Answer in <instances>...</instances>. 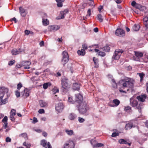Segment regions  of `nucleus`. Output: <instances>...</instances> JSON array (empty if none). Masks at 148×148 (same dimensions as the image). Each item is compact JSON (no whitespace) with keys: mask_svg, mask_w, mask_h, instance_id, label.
Instances as JSON below:
<instances>
[{"mask_svg":"<svg viewBox=\"0 0 148 148\" xmlns=\"http://www.w3.org/2000/svg\"><path fill=\"white\" fill-rule=\"evenodd\" d=\"M134 82L133 79L127 77H125L119 82L120 86L123 88L127 87L133 88Z\"/></svg>","mask_w":148,"mask_h":148,"instance_id":"nucleus-1","label":"nucleus"},{"mask_svg":"<svg viewBox=\"0 0 148 148\" xmlns=\"http://www.w3.org/2000/svg\"><path fill=\"white\" fill-rule=\"evenodd\" d=\"M68 80L66 78H64L62 80V90L64 94L66 93L69 90L70 85L68 84Z\"/></svg>","mask_w":148,"mask_h":148,"instance_id":"nucleus-2","label":"nucleus"},{"mask_svg":"<svg viewBox=\"0 0 148 148\" xmlns=\"http://www.w3.org/2000/svg\"><path fill=\"white\" fill-rule=\"evenodd\" d=\"M77 107L78 108L79 113L81 114L86 113L88 109V108L85 102L80 103L79 106L77 105Z\"/></svg>","mask_w":148,"mask_h":148,"instance_id":"nucleus-3","label":"nucleus"},{"mask_svg":"<svg viewBox=\"0 0 148 148\" xmlns=\"http://www.w3.org/2000/svg\"><path fill=\"white\" fill-rule=\"evenodd\" d=\"M130 102L133 107H136L138 110L140 114H141V109L143 108V104L142 103H139L136 100H133L130 99Z\"/></svg>","mask_w":148,"mask_h":148,"instance_id":"nucleus-4","label":"nucleus"},{"mask_svg":"<svg viewBox=\"0 0 148 148\" xmlns=\"http://www.w3.org/2000/svg\"><path fill=\"white\" fill-rule=\"evenodd\" d=\"M63 57L62 60V63L64 65L67 63L69 60V57L67 53L65 51L62 53Z\"/></svg>","mask_w":148,"mask_h":148,"instance_id":"nucleus-5","label":"nucleus"},{"mask_svg":"<svg viewBox=\"0 0 148 148\" xmlns=\"http://www.w3.org/2000/svg\"><path fill=\"white\" fill-rule=\"evenodd\" d=\"M123 52V51L122 50H116L114 52V55L112 57V58L115 60L119 59L121 54Z\"/></svg>","mask_w":148,"mask_h":148,"instance_id":"nucleus-6","label":"nucleus"},{"mask_svg":"<svg viewBox=\"0 0 148 148\" xmlns=\"http://www.w3.org/2000/svg\"><path fill=\"white\" fill-rule=\"evenodd\" d=\"M75 145L74 142L69 140L66 142L63 145V148H74Z\"/></svg>","mask_w":148,"mask_h":148,"instance_id":"nucleus-7","label":"nucleus"},{"mask_svg":"<svg viewBox=\"0 0 148 148\" xmlns=\"http://www.w3.org/2000/svg\"><path fill=\"white\" fill-rule=\"evenodd\" d=\"M8 91V88L4 87L0 88V100L3 99L5 93H7Z\"/></svg>","mask_w":148,"mask_h":148,"instance_id":"nucleus-8","label":"nucleus"},{"mask_svg":"<svg viewBox=\"0 0 148 148\" xmlns=\"http://www.w3.org/2000/svg\"><path fill=\"white\" fill-rule=\"evenodd\" d=\"M75 101L79 104L83 103V97L82 95L80 94H77L75 95Z\"/></svg>","mask_w":148,"mask_h":148,"instance_id":"nucleus-9","label":"nucleus"},{"mask_svg":"<svg viewBox=\"0 0 148 148\" xmlns=\"http://www.w3.org/2000/svg\"><path fill=\"white\" fill-rule=\"evenodd\" d=\"M64 107L63 104L62 103H59L56 105L55 109L58 112H60L62 111Z\"/></svg>","mask_w":148,"mask_h":148,"instance_id":"nucleus-10","label":"nucleus"},{"mask_svg":"<svg viewBox=\"0 0 148 148\" xmlns=\"http://www.w3.org/2000/svg\"><path fill=\"white\" fill-rule=\"evenodd\" d=\"M115 34L117 36L123 37L125 36V31L121 29H117L115 32Z\"/></svg>","mask_w":148,"mask_h":148,"instance_id":"nucleus-11","label":"nucleus"},{"mask_svg":"<svg viewBox=\"0 0 148 148\" xmlns=\"http://www.w3.org/2000/svg\"><path fill=\"white\" fill-rule=\"evenodd\" d=\"M135 55L136 57L135 58L134 57V59L137 61H139L140 59L139 58L142 57L143 56V54L141 52L139 51H134Z\"/></svg>","mask_w":148,"mask_h":148,"instance_id":"nucleus-12","label":"nucleus"},{"mask_svg":"<svg viewBox=\"0 0 148 148\" xmlns=\"http://www.w3.org/2000/svg\"><path fill=\"white\" fill-rule=\"evenodd\" d=\"M31 64V62L27 61H23L21 62L22 66H24V68L25 69H29L30 67L29 66Z\"/></svg>","mask_w":148,"mask_h":148,"instance_id":"nucleus-13","label":"nucleus"},{"mask_svg":"<svg viewBox=\"0 0 148 148\" xmlns=\"http://www.w3.org/2000/svg\"><path fill=\"white\" fill-rule=\"evenodd\" d=\"M60 28V27L57 25H53L49 26L48 27V30L49 31H56Z\"/></svg>","mask_w":148,"mask_h":148,"instance_id":"nucleus-14","label":"nucleus"},{"mask_svg":"<svg viewBox=\"0 0 148 148\" xmlns=\"http://www.w3.org/2000/svg\"><path fill=\"white\" fill-rule=\"evenodd\" d=\"M120 101L117 99H115L113 100L112 102H110L109 105L112 107L117 106L120 103Z\"/></svg>","mask_w":148,"mask_h":148,"instance_id":"nucleus-15","label":"nucleus"},{"mask_svg":"<svg viewBox=\"0 0 148 148\" xmlns=\"http://www.w3.org/2000/svg\"><path fill=\"white\" fill-rule=\"evenodd\" d=\"M90 143L92 145L93 148H95V147H99L103 146L104 145L102 143H95L96 141L95 140H91L90 141Z\"/></svg>","mask_w":148,"mask_h":148,"instance_id":"nucleus-16","label":"nucleus"},{"mask_svg":"<svg viewBox=\"0 0 148 148\" xmlns=\"http://www.w3.org/2000/svg\"><path fill=\"white\" fill-rule=\"evenodd\" d=\"M24 51L21 49H13L11 51V53L13 55H16L19 54Z\"/></svg>","mask_w":148,"mask_h":148,"instance_id":"nucleus-17","label":"nucleus"},{"mask_svg":"<svg viewBox=\"0 0 148 148\" xmlns=\"http://www.w3.org/2000/svg\"><path fill=\"white\" fill-rule=\"evenodd\" d=\"M146 98V95H145L144 94L138 96L136 98L140 102H143L145 101Z\"/></svg>","mask_w":148,"mask_h":148,"instance_id":"nucleus-18","label":"nucleus"},{"mask_svg":"<svg viewBox=\"0 0 148 148\" xmlns=\"http://www.w3.org/2000/svg\"><path fill=\"white\" fill-rule=\"evenodd\" d=\"M19 11L20 14L23 17L25 16L27 14V12L22 7L19 8Z\"/></svg>","mask_w":148,"mask_h":148,"instance_id":"nucleus-19","label":"nucleus"},{"mask_svg":"<svg viewBox=\"0 0 148 148\" xmlns=\"http://www.w3.org/2000/svg\"><path fill=\"white\" fill-rule=\"evenodd\" d=\"M22 96L25 98H27L29 95V90L26 88L24 90V92L21 93Z\"/></svg>","mask_w":148,"mask_h":148,"instance_id":"nucleus-20","label":"nucleus"},{"mask_svg":"<svg viewBox=\"0 0 148 148\" xmlns=\"http://www.w3.org/2000/svg\"><path fill=\"white\" fill-rule=\"evenodd\" d=\"M143 23L145 27L148 28V17H145L143 19Z\"/></svg>","mask_w":148,"mask_h":148,"instance_id":"nucleus-21","label":"nucleus"},{"mask_svg":"<svg viewBox=\"0 0 148 148\" xmlns=\"http://www.w3.org/2000/svg\"><path fill=\"white\" fill-rule=\"evenodd\" d=\"M133 126V125L132 123L130 122L126 124L125 127V130H128L130 129Z\"/></svg>","mask_w":148,"mask_h":148,"instance_id":"nucleus-22","label":"nucleus"},{"mask_svg":"<svg viewBox=\"0 0 148 148\" xmlns=\"http://www.w3.org/2000/svg\"><path fill=\"white\" fill-rule=\"evenodd\" d=\"M39 103L40 106L41 107H45L47 106V103L43 100L40 101H39Z\"/></svg>","mask_w":148,"mask_h":148,"instance_id":"nucleus-23","label":"nucleus"},{"mask_svg":"<svg viewBox=\"0 0 148 148\" xmlns=\"http://www.w3.org/2000/svg\"><path fill=\"white\" fill-rule=\"evenodd\" d=\"M93 59L95 64V67L96 68L98 67L99 65L98 59L94 57L93 58Z\"/></svg>","mask_w":148,"mask_h":148,"instance_id":"nucleus-24","label":"nucleus"},{"mask_svg":"<svg viewBox=\"0 0 148 148\" xmlns=\"http://www.w3.org/2000/svg\"><path fill=\"white\" fill-rule=\"evenodd\" d=\"M73 88L74 90H78L79 89V84L76 83L73 84Z\"/></svg>","mask_w":148,"mask_h":148,"instance_id":"nucleus-25","label":"nucleus"},{"mask_svg":"<svg viewBox=\"0 0 148 148\" xmlns=\"http://www.w3.org/2000/svg\"><path fill=\"white\" fill-rule=\"evenodd\" d=\"M100 49L105 52H107L110 50V48L108 45H107L101 48H100Z\"/></svg>","mask_w":148,"mask_h":148,"instance_id":"nucleus-26","label":"nucleus"},{"mask_svg":"<svg viewBox=\"0 0 148 148\" xmlns=\"http://www.w3.org/2000/svg\"><path fill=\"white\" fill-rule=\"evenodd\" d=\"M140 26L138 24H135L132 27L133 30L135 31H138L140 28Z\"/></svg>","mask_w":148,"mask_h":148,"instance_id":"nucleus-27","label":"nucleus"},{"mask_svg":"<svg viewBox=\"0 0 148 148\" xmlns=\"http://www.w3.org/2000/svg\"><path fill=\"white\" fill-rule=\"evenodd\" d=\"M77 53L79 55L84 56L85 54V51L84 49H82L81 50H78Z\"/></svg>","mask_w":148,"mask_h":148,"instance_id":"nucleus-28","label":"nucleus"},{"mask_svg":"<svg viewBox=\"0 0 148 148\" xmlns=\"http://www.w3.org/2000/svg\"><path fill=\"white\" fill-rule=\"evenodd\" d=\"M94 50L95 52H98L99 55L103 57L106 55V53L104 52L101 51L98 49H95Z\"/></svg>","mask_w":148,"mask_h":148,"instance_id":"nucleus-29","label":"nucleus"},{"mask_svg":"<svg viewBox=\"0 0 148 148\" xmlns=\"http://www.w3.org/2000/svg\"><path fill=\"white\" fill-rule=\"evenodd\" d=\"M41 145L45 148H47L48 147L47 141L45 140H43L41 141Z\"/></svg>","mask_w":148,"mask_h":148,"instance_id":"nucleus-30","label":"nucleus"},{"mask_svg":"<svg viewBox=\"0 0 148 148\" xmlns=\"http://www.w3.org/2000/svg\"><path fill=\"white\" fill-rule=\"evenodd\" d=\"M77 117V116L74 113H72L70 114L69 116V119L71 120H73L75 119Z\"/></svg>","mask_w":148,"mask_h":148,"instance_id":"nucleus-31","label":"nucleus"},{"mask_svg":"<svg viewBox=\"0 0 148 148\" xmlns=\"http://www.w3.org/2000/svg\"><path fill=\"white\" fill-rule=\"evenodd\" d=\"M42 22L43 25L46 26L49 25V21L47 19L42 18Z\"/></svg>","mask_w":148,"mask_h":148,"instance_id":"nucleus-32","label":"nucleus"},{"mask_svg":"<svg viewBox=\"0 0 148 148\" xmlns=\"http://www.w3.org/2000/svg\"><path fill=\"white\" fill-rule=\"evenodd\" d=\"M1 100V101L0 102V105L5 104L8 102L7 98H5L4 99H2L1 100Z\"/></svg>","mask_w":148,"mask_h":148,"instance_id":"nucleus-33","label":"nucleus"},{"mask_svg":"<svg viewBox=\"0 0 148 148\" xmlns=\"http://www.w3.org/2000/svg\"><path fill=\"white\" fill-rule=\"evenodd\" d=\"M139 6H138V7L137 8V9H139L140 11H144L146 10V8L145 6H142L139 4Z\"/></svg>","mask_w":148,"mask_h":148,"instance_id":"nucleus-34","label":"nucleus"},{"mask_svg":"<svg viewBox=\"0 0 148 148\" xmlns=\"http://www.w3.org/2000/svg\"><path fill=\"white\" fill-rule=\"evenodd\" d=\"M65 132L69 136L73 135L74 133L73 132L72 130H69L67 129L66 130Z\"/></svg>","mask_w":148,"mask_h":148,"instance_id":"nucleus-35","label":"nucleus"},{"mask_svg":"<svg viewBox=\"0 0 148 148\" xmlns=\"http://www.w3.org/2000/svg\"><path fill=\"white\" fill-rule=\"evenodd\" d=\"M129 140H125L124 139H121L119 140V142L120 144H127V141Z\"/></svg>","mask_w":148,"mask_h":148,"instance_id":"nucleus-36","label":"nucleus"},{"mask_svg":"<svg viewBox=\"0 0 148 148\" xmlns=\"http://www.w3.org/2000/svg\"><path fill=\"white\" fill-rule=\"evenodd\" d=\"M97 18L100 22H101L103 21V17L100 14H99L97 15Z\"/></svg>","mask_w":148,"mask_h":148,"instance_id":"nucleus-37","label":"nucleus"},{"mask_svg":"<svg viewBox=\"0 0 148 148\" xmlns=\"http://www.w3.org/2000/svg\"><path fill=\"white\" fill-rule=\"evenodd\" d=\"M112 84L113 87L114 88H116L117 87V85L115 80L113 79H112Z\"/></svg>","mask_w":148,"mask_h":148,"instance_id":"nucleus-38","label":"nucleus"},{"mask_svg":"<svg viewBox=\"0 0 148 148\" xmlns=\"http://www.w3.org/2000/svg\"><path fill=\"white\" fill-rule=\"evenodd\" d=\"M51 85V84L49 82L46 83H44L43 85V88L45 89H46L48 88V86H50Z\"/></svg>","mask_w":148,"mask_h":148,"instance_id":"nucleus-39","label":"nucleus"},{"mask_svg":"<svg viewBox=\"0 0 148 148\" xmlns=\"http://www.w3.org/2000/svg\"><path fill=\"white\" fill-rule=\"evenodd\" d=\"M138 4L135 1H133L131 3L132 5L137 8L139 6Z\"/></svg>","mask_w":148,"mask_h":148,"instance_id":"nucleus-40","label":"nucleus"},{"mask_svg":"<svg viewBox=\"0 0 148 148\" xmlns=\"http://www.w3.org/2000/svg\"><path fill=\"white\" fill-rule=\"evenodd\" d=\"M125 110L127 112H131L132 111L131 108L129 106L125 107Z\"/></svg>","mask_w":148,"mask_h":148,"instance_id":"nucleus-41","label":"nucleus"},{"mask_svg":"<svg viewBox=\"0 0 148 148\" xmlns=\"http://www.w3.org/2000/svg\"><path fill=\"white\" fill-rule=\"evenodd\" d=\"M52 91L53 94H55L56 92H59V89L56 87H54L52 90Z\"/></svg>","mask_w":148,"mask_h":148,"instance_id":"nucleus-42","label":"nucleus"},{"mask_svg":"<svg viewBox=\"0 0 148 148\" xmlns=\"http://www.w3.org/2000/svg\"><path fill=\"white\" fill-rule=\"evenodd\" d=\"M66 15V14H65L64 12L63 13H62V11H61L60 12V16H61V17L60 18H57L58 19H60L63 18H64V17Z\"/></svg>","mask_w":148,"mask_h":148,"instance_id":"nucleus-43","label":"nucleus"},{"mask_svg":"<svg viewBox=\"0 0 148 148\" xmlns=\"http://www.w3.org/2000/svg\"><path fill=\"white\" fill-rule=\"evenodd\" d=\"M138 75L140 78V81L141 82L143 79V78L145 75V74L143 73H138Z\"/></svg>","mask_w":148,"mask_h":148,"instance_id":"nucleus-44","label":"nucleus"},{"mask_svg":"<svg viewBox=\"0 0 148 148\" xmlns=\"http://www.w3.org/2000/svg\"><path fill=\"white\" fill-rule=\"evenodd\" d=\"M68 101L71 103L73 104L75 102L74 100H73L72 97H69L68 98Z\"/></svg>","mask_w":148,"mask_h":148,"instance_id":"nucleus-45","label":"nucleus"},{"mask_svg":"<svg viewBox=\"0 0 148 148\" xmlns=\"http://www.w3.org/2000/svg\"><path fill=\"white\" fill-rule=\"evenodd\" d=\"M19 136L24 138H27V135L26 133H23L19 135Z\"/></svg>","mask_w":148,"mask_h":148,"instance_id":"nucleus-46","label":"nucleus"},{"mask_svg":"<svg viewBox=\"0 0 148 148\" xmlns=\"http://www.w3.org/2000/svg\"><path fill=\"white\" fill-rule=\"evenodd\" d=\"M16 114V112L15 110L14 109H12L11 110L10 115L13 116H15Z\"/></svg>","mask_w":148,"mask_h":148,"instance_id":"nucleus-47","label":"nucleus"},{"mask_svg":"<svg viewBox=\"0 0 148 148\" xmlns=\"http://www.w3.org/2000/svg\"><path fill=\"white\" fill-rule=\"evenodd\" d=\"M8 117L7 116H5L2 120V122L3 123H7Z\"/></svg>","mask_w":148,"mask_h":148,"instance_id":"nucleus-48","label":"nucleus"},{"mask_svg":"<svg viewBox=\"0 0 148 148\" xmlns=\"http://www.w3.org/2000/svg\"><path fill=\"white\" fill-rule=\"evenodd\" d=\"M78 121L80 123H82L85 121V119L79 117L78 118Z\"/></svg>","mask_w":148,"mask_h":148,"instance_id":"nucleus-49","label":"nucleus"},{"mask_svg":"<svg viewBox=\"0 0 148 148\" xmlns=\"http://www.w3.org/2000/svg\"><path fill=\"white\" fill-rule=\"evenodd\" d=\"M119 134L118 133L113 132L112 135V136L113 137H116V136H118Z\"/></svg>","mask_w":148,"mask_h":148,"instance_id":"nucleus-50","label":"nucleus"},{"mask_svg":"<svg viewBox=\"0 0 148 148\" xmlns=\"http://www.w3.org/2000/svg\"><path fill=\"white\" fill-rule=\"evenodd\" d=\"M15 62V61L14 60H11L10 61L9 63H8V65H13L14 63Z\"/></svg>","mask_w":148,"mask_h":148,"instance_id":"nucleus-51","label":"nucleus"},{"mask_svg":"<svg viewBox=\"0 0 148 148\" xmlns=\"http://www.w3.org/2000/svg\"><path fill=\"white\" fill-rule=\"evenodd\" d=\"M16 95L17 97H19L20 95V92L18 90L16 91Z\"/></svg>","mask_w":148,"mask_h":148,"instance_id":"nucleus-52","label":"nucleus"},{"mask_svg":"<svg viewBox=\"0 0 148 148\" xmlns=\"http://www.w3.org/2000/svg\"><path fill=\"white\" fill-rule=\"evenodd\" d=\"M38 112L40 114H42L45 112V111L43 109H41L39 110Z\"/></svg>","mask_w":148,"mask_h":148,"instance_id":"nucleus-53","label":"nucleus"},{"mask_svg":"<svg viewBox=\"0 0 148 148\" xmlns=\"http://www.w3.org/2000/svg\"><path fill=\"white\" fill-rule=\"evenodd\" d=\"M14 116L12 115H10V120H11V121H14Z\"/></svg>","mask_w":148,"mask_h":148,"instance_id":"nucleus-54","label":"nucleus"},{"mask_svg":"<svg viewBox=\"0 0 148 148\" xmlns=\"http://www.w3.org/2000/svg\"><path fill=\"white\" fill-rule=\"evenodd\" d=\"M22 86V84L21 83H19L17 85V88L19 90L21 88V87Z\"/></svg>","mask_w":148,"mask_h":148,"instance_id":"nucleus-55","label":"nucleus"},{"mask_svg":"<svg viewBox=\"0 0 148 148\" xmlns=\"http://www.w3.org/2000/svg\"><path fill=\"white\" fill-rule=\"evenodd\" d=\"M91 10L90 9H89L87 11V14L86 15L87 16H89L91 15Z\"/></svg>","mask_w":148,"mask_h":148,"instance_id":"nucleus-56","label":"nucleus"},{"mask_svg":"<svg viewBox=\"0 0 148 148\" xmlns=\"http://www.w3.org/2000/svg\"><path fill=\"white\" fill-rule=\"evenodd\" d=\"M5 141L7 142H10L11 141V139L9 137H7L6 138Z\"/></svg>","mask_w":148,"mask_h":148,"instance_id":"nucleus-57","label":"nucleus"},{"mask_svg":"<svg viewBox=\"0 0 148 148\" xmlns=\"http://www.w3.org/2000/svg\"><path fill=\"white\" fill-rule=\"evenodd\" d=\"M42 16V18H45V19H46V18H47V15L45 13H43Z\"/></svg>","mask_w":148,"mask_h":148,"instance_id":"nucleus-58","label":"nucleus"},{"mask_svg":"<svg viewBox=\"0 0 148 148\" xmlns=\"http://www.w3.org/2000/svg\"><path fill=\"white\" fill-rule=\"evenodd\" d=\"M69 10L67 9H65L64 11H62V13L64 12L65 14H66L68 12Z\"/></svg>","mask_w":148,"mask_h":148,"instance_id":"nucleus-59","label":"nucleus"},{"mask_svg":"<svg viewBox=\"0 0 148 148\" xmlns=\"http://www.w3.org/2000/svg\"><path fill=\"white\" fill-rule=\"evenodd\" d=\"M10 21H13L15 23H16L17 22V21L16 19V18L15 17H14L12 19H11L10 20Z\"/></svg>","mask_w":148,"mask_h":148,"instance_id":"nucleus-60","label":"nucleus"},{"mask_svg":"<svg viewBox=\"0 0 148 148\" xmlns=\"http://www.w3.org/2000/svg\"><path fill=\"white\" fill-rule=\"evenodd\" d=\"M57 5L58 7H62V3L57 2Z\"/></svg>","mask_w":148,"mask_h":148,"instance_id":"nucleus-61","label":"nucleus"},{"mask_svg":"<svg viewBox=\"0 0 148 148\" xmlns=\"http://www.w3.org/2000/svg\"><path fill=\"white\" fill-rule=\"evenodd\" d=\"M38 122V120L36 118L34 117L33 119V122L34 123H35Z\"/></svg>","mask_w":148,"mask_h":148,"instance_id":"nucleus-62","label":"nucleus"},{"mask_svg":"<svg viewBox=\"0 0 148 148\" xmlns=\"http://www.w3.org/2000/svg\"><path fill=\"white\" fill-rule=\"evenodd\" d=\"M4 125H3V127L4 129H6L8 126V123H4Z\"/></svg>","mask_w":148,"mask_h":148,"instance_id":"nucleus-63","label":"nucleus"},{"mask_svg":"<svg viewBox=\"0 0 148 148\" xmlns=\"http://www.w3.org/2000/svg\"><path fill=\"white\" fill-rule=\"evenodd\" d=\"M34 130L38 133H40L42 132V131L41 130L39 129H34Z\"/></svg>","mask_w":148,"mask_h":148,"instance_id":"nucleus-64","label":"nucleus"}]
</instances>
